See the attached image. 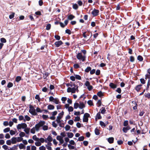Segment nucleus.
I'll use <instances>...</instances> for the list:
<instances>
[{"instance_id":"c03bdc74","label":"nucleus","mask_w":150,"mask_h":150,"mask_svg":"<svg viewBox=\"0 0 150 150\" xmlns=\"http://www.w3.org/2000/svg\"><path fill=\"white\" fill-rule=\"evenodd\" d=\"M84 137L83 136H82L79 137L78 138V140L80 141H82L84 139Z\"/></svg>"},{"instance_id":"a19ab883","label":"nucleus","mask_w":150,"mask_h":150,"mask_svg":"<svg viewBox=\"0 0 150 150\" xmlns=\"http://www.w3.org/2000/svg\"><path fill=\"white\" fill-rule=\"evenodd\" d=\"M87 103L88 104V105H90L91 106L93 105V101L92 100H88L87 102Z\"/></svg>"},{"instance_id":"423d86ee","label":"nucleus","mask_w":150,"mask_h":150,"mask_svg":"<svg viewBox=\"0 0 150 150\" xmlns=\"http://www.w3.org/2000/svg\"><path fill=\"white\" fill-rule=\"evenodd\" d=\"M90 116V114L87 113H86L84 115L83 119L84 122H87L88 121V117Z\"/></svg>"},{"instance_id":"20e7f679","label":"nucleus","mask_w":150,"mask_h":150,"mask_svg":"<svg viewBox=\"0 0 150 150\" xmlns=\"http://www.w3.org/2000/svg\"><path fill=\"white\" fill-rule=\"evenodd\" d=\"M64 114V112L63 111L59 114L58 116L57 117V119L56 120V121L58 123H60L61 122L60 119L62 118Z\"/></svg>"},{"instance_id":"ea45409f","label":"nucleus","mask_w":150,"mask_h":150,"mask_svg":"<svg viewBox=\"0 0 150 150\" xmlns=\"http://www.w3.org/2000/svg\"><path fill=\"white\" fill-rule=\"evenodd\" d=\"M68 146L69 149H75L74 146H72L70 144H69L68 145Z\"/></svg>"},{"instance_id":"aec40b11","label":"nucleus","mask_w":150,"mask_h":150,"mask_svg":"<svg viewBox=\"0 0 150 150\" xmlns=\"http://www.w3.org/2000/svg\"><path fill=\"white\" fill-rule=\"evenodd\" d=\"M95 133L96 135H98L100 134L99 130L97 128H96L95 130Z\"/></svg>"},{"instance_id":"09e8293b","label":"nucleus","mask_w":150,"mask_h":150,"mask_svg":"<svg viewBox=\"0 0 150 150\" xmlns=\"http://www.w3.org/2000/svg\"><path fill=\"white\" fill-rule=\"evenodd\" d=\"M80 120V117H79L77 116L75 117V119L74 120V121H78Z\"/></svg>"},{"instance_id":"774afa93","label":"nucleus","mask_w":150,"mask_h":150,"mask_svg":"<svg viewBox=\"0 0 150 150\" xmlns=\"http://www.w3.org/2000/svg\"><path fill=\"white\" fill-rule=\"evenodd\" d=\"M25 117L26 120L28 121H29L30 119V118L27 115H26L25 116Z\"/></svg>"},{"instance_id":"8fccbe9b","label":"nucleus","mask_w":150,"mask_h":150,"mask_svg":"<svg viewBox=\"0 0 150 150\" xmlns=\"http://www.w3.org/2000/svg\"><path fill=\"white\" fill-rule=\"evenodd\" d=\"M71 89L72 93H75L76 92V89L75 88V87H74L72 88H71Z\"/></svg>"},{"instance_id":"603ef678","label":"nucleus","mask_w":150,"mask_h":150,"mask_svg":"<svg viewBox=\"0 0 150 150\" xmlns=\"http://www.w3.org/2000/svg\"><path fill=\"white\" fill-rule=\"evenodd\" d=\"M56 138L57 140L59 141L63 139V137L61 136L58 135L57 136Z\"/></svg>"},{"instance_id":"a878e982","label":"nucleus","mask_w":150,"mask_h":150,"mask_svg":"<svg viewBox=\"0 0 150 150\" xmlns=\"http://www.w3.org/2000/svg\"><path fill=\"white\" fill-rule=\"evenodd\" d=\"M91 68L90 67H88L85 69V71L86 72H88L89 71H90L91 70Z\"/></svg>"},{"instance_id":"f8f14e48","label":"nucleus","mask_w":150,"mask_h":150,"mask_svg":"<svg viewBox=\"0 0 150 150\" xmlns=\"http://www.w3.org/2000/svg\"><path fill=\"white\" fill-rule=\"evenodd\" d=\"M114 138L113 137H109L108 139V141L110 144H112L113 142Z\"/></svg>"},{"instance_id":"bb28decb","label":"nucleus","mask_w":150,"mask_h":150,"mask_svg":"<svg viewBox=\"0 0 150 150\" xmlns=\"http://www.w3.org/2000/svg\"><path fill=\"white\" fill-rule=\"evenodd\" d=\"M30 129V128H25L24 129V131L26 134H28L29 132Z\"/></svg>"},{"instance_id":"dca6fc26","label":"nucleus","mask_w":150,"mask_h":150,"mask_svg":"<svg viewBox=\"0 0 150 150\" xmlns=\"http://www.w3.org/2000/svg\"><path fill=\"white\" fill-rule=\"evenodd\" d=\"M54 108V105L50 104L47 106V109L48 110H53Z\"/></svg>"},{"instance_id":"1a4fd4ad","label":"nucleus","mask_w":150,"mask_h":150,"mask_svg":"<svg viewBox=\"0 0 150 150\" xmlns=\"http://www.w3.org/2000/svg\"><path fill=\"white\" fill-rule=\"evenodd\" d=\"M131 129V127L129 126H128L126 127H124L122 129V130L123 132L126 133L127 132V131Z\"/></svg>"},{"instance_id":"7c9ffc66","label":"nucleus","mask_w":150,"mask_h":150,"mask_svg":"<svg viewBox=\"0 0 150 150\" xmlns=\"http://www.w3.org/2000/svg\"><path fill=\"white\" fill-rule=\"evenodd\" d=\"M100 124L101 127H105L106 125L103 122L100 121Z\"/></svg>"},{"instance_id":"c85d7f7f","label":"nucleus","mask_w":150,"mask_h":150,"mask_svg":"<svg viewBox=\"0 0 150 150\" xmlns=\"http://www.w3.org/2000/svg\"><path fill=\"white\" fill-rule=\"evenodd\" d=\"M137 59L140 61H142L143 60V57L141 55H139L137 57Z\"/></svg>"},{"instance_id":"6ab92c4d","label":"nucleus","mask_w":150,"mask_h":150,"mask_svg":"<svg viewBox=\"0 0 150 150\" xmlns=\"http://www.w3.org/2000/svg\"><path fill=\"white\" fill-rule=\"evenodd\" d=\"M43 78L44 79H45L46 77L49 75V73L47 72H45L43 74Z\"/></svg>"},{"instance_id":"79ce46f5","label":"nucleus","mask_w":150,"mask_h":150,"mask_svg":"<svg viewBox=\"0 0 150 150\" xmlns=\"http://www.w3.org/2000/svg\"><path fill=\"white\" fill-rule=\"evenodd\" d=\"M12 143L11 140H8L6 141V144L7 145H10Z\"/></svg>"},{"instance_id":"338daca9","label":"nucleus","mask_w":150,"mask_h":150,"mask_svg":"<svg viewBox=\"0 0 150 150\" xmlns=\"http://www.w3.org/2000/svg\"><path fill=\"white\" fill-rule=\"evenodd\" d=\"M40 150H45V148L43 146H41L39 147Z\"/></svg>"},{"instance_id":"c9c22d12","label":"nucleus","mask_w":150,"mask_h":150,"mask_svg":"<svg viewBox=\"0 0 150 150\" xmlns=\"http://www.w3.org/2000/svg\"><path fill=\"white\" fill-rule=\"evenodd\" d=\"M51 25L50 24H47L46 26V29L47 30H49L51 28Z\"/></svg>"},{"instance_id":"4468645a","label":"nucleus","mask_w":150,"mask_h":150,"mask_svg":"<svg viewBox=\"0 0 150 150\" xmlns=\"http://www.w3.org/2000/svg\"><path fill=\"white\" fill-rule=\"evenodd\" d=\"M142 86V84L138 85L136 86L135 89L137 92H138Z\"/></svg>"},{"instance_id":"5701e85b","label":"nucleus","mask_w":150,"mask_h":150,"mask_svg":"<svg viewBox=\"0 0 150 150\" xmlns=\"http://www.w3.org/2000/svg\"><path fill=\"white\" fill-rule=\"evenodd\" d=\"M21 77L20 76H17L16 78L15 81L16 82H18L21 80Z\"/></svg>"},{"instance_id":"72a5a7b5","label":"nucleus","mask_w":150,"mask_h":150,"mask_svg":"<svg viewBox=\"0 0 150 150\" xmlns=\"http://www.w3.org/2000/svg\"><path fill=\"white\" fill-rule=\"evenodd\" d=\"M66 85L67 87L70 86L72 87L73 86V83L71 81L69 83H66Z\"/></svg>"},{"instance_id":"2eb2a0df","label":"nucleus","mask_w":150,"mask_h":150,"mask_svg":"<svg viewBox=\"0 0 150 150\" xmlns=\"http://www.w3.org/2000/svg\"><path fill=\"white\" fill-rule=\"evenodd\" d=\"M75 17V16L72 14H70L67 17V19L69 20H72Z\"/></svg>"},{"instance_id":"69168bd1","label":"nucleus","mask_w":150,"mask_h":150,"mask_svg":"<svg viewBox=\"0 0 150 150\" xmlns=\"http://www.w3.org/2000/svg\"><path fill=\"white\" fill-rule=\"evenodd\" d=\"M68 123L69 125H72L74 123L73 121L72 120H70L68 121Z\"/></svg>"},{"instance_id":"f3484780","label":"nucleus","mask_w":150,"mask_h":150,"mask_svg":"<svg viewBox=\"0 0 150 150\" xmlns=\"http://www.w3.org/2000/svg\"><path fill=\"white\" fill-rule=\"evenodd\" d=\"M102 118V117L100 115V112H98L97 114L96 117V120L97 118L98 119H100Z\"/></svg>"},{"instance_id":"0e129e2a","label":"nucleus","mask_w":150,"mask_h":150,"mask_svg":"<svg viewBox=\"0 0 150 150\" xmlns=\"http://www.w3.org/2000/svg\"><path fill=\"white\" fill-rule=\"evenodd\" d=\"M128 125V121L127 120L125 121L124 122L123 125L124 126H127Z\"/></svg>"},{"instance_id":"a18cd8bd","label":"nucleus","mask_w":150,"mask_h":150,"mask_svg":"<svg viewBox=\"0 0 150 150\" xmlns=\"http://www.w3.org/2000/svg\"><path fill=\"white\" fill-rule=\"evenodd\" d=\"M70 126L68 125H67L65 127L66 131L69 130L70 128Z\"/></svg>"},{"instance_id":"f257e3e1","label":"nucleus","mask_w":150,"mask_h":150,"mask_svg":"<svg viewBox=\"0 0 150 150\" xmlns=\"http://www.w3.org/2000/svg\"><path fill=\"white\" fill-rule=\"evenodd\" d=\"M76 57L77 59L81 60L83 62L86 60V55H82L81 52H79L76 55Z\"/></svg>"},{"instance_id":"c756f323","label":"nucleus","mask_w":150,"mask_h":150,"mask_svg":"<svg viewBox=\"0 0 150 150\" xmlns=\"http://www.w3.org/2000/svg\"><path fill=\"white\" fill-rule=\"evenodd\" d=\"M35 98L36 99L38 100V101L39 102H40L41 100L40 98L39 95L38 94L36 95L35 97Z\"/></svg>"},{"instance_id":"4c0bfd02","label":"nucleus","mask_w":150,"mask_h":150,"mask_svg":"<svg viewBox=\"0 0 150 150\" xmlns=\"http://www.w3.org/2000/svg\"><path fill=\"white\" fill-rule=\"evenodd\" d=\"M74 67L75 69H77L80 67V66L78 64H75L74 65Z\"/></svg>"},{"instance_id":"a211bd4d","label":"nucleus","mask_w":150,"mask_h":150,"mask_svg":"<svg viewBox=\"0 0 150 150\" xmlns=\"http://www.w3.org/2000/svg\"><path fill=\"white\" fill-rule=\"evenodd\" d=\"M67 134L68 138H71L74 136V134L72 132H68Z\"/></svg>"},{"instance_id":"bf43d9fd","label":"nucleus","mask_w":150,"mask_h":150,"mask_svg":"<svg viewBox=\"0 0 150 150\" xmlns=\"http://www.w3.org/2000/svg\"><path fill=\"white\" fill-rule=\"evenodd\" d=\"M140 81L142 84H144L145 83V81L144 79H141Z\"/></svg>"},{"instance_id":"9b49d317","label":"nucleus","mask_w":150,"mask_h":150,"mask_svg":"<svg viewBox=\"0 0 150 150\" xmlns=\"http://www.w3.org/2000/svg\"><path fill=\"white\" fill-rule=\"evenodd\" d=\"M79 105V108L80 109H82L85 107V105L83 102H80Z\"/></svg>"},{"instance_id":"864d4df0","label":"nucleus","mask_w":150,"mask_h":150,"mask_svg":"<svg viewBox=\"0 0 150 150\" xmlns=\"http://www.w3.org/2000/svg\"><path fill=\"white\" fill-rule=\"evenodd\" d=\"M130 61L131 62H133L134 61V58L133 56H131L130 57Z\"/></svg>"},{"instance_id":"f03ea898","label":"nucleus","mask_w":150,"mask_h":150,"mask_svg":"<svg viewBox=\"0 0 150 150\" xmlns=\"http://www.w3.org/2000/svg\"><path fill=\"white\" fill-rule=\"evenodd\" d=\"M45 123L44 121H40L38 123L36 124L35 126V128L36 131H38L39 130V128L42 126Z\"/></svg>"},{"instance_id":"b1692460","label":"nucleus","mask_w":150,"mask_h":150,"mask_svg":"<svg viewBox=\"0 0 150 150\" xmlns=\"http://www.w3.org/2000/svg\"><path fill=\"white\" fill-rule=\"evenodd\" d=\"M53 102L54 103L56 104H59V100L57 98H54Z\"/></svg>"},{"instance_id":"ddd939ff","label":"nucleus","mask_w":150,"mask_h":150,"mask_svg":"<svg viewBox=\"0 0 150 150\" xmlns=\"http://www.w3.org/2000/svg\"><path fill=\"white\" fill-rule=\"evenodd\" d=\"M109 86L111 88L113 89L116 88L117 87L116 85L112 83H110L109 84Z\"/></svg>"},{"instance_id":"cd10ccee","label":"nucleus","mask_w":150,"mask_h":150,"mask_svg":"<svg viewBox=\"0 0 150 150\" xmlns=\"http://www.w3.org/2000/svg\"><path fill=\"white\" fill-rule=\"evenodd\" d=\"M47 140L49 142H51L52 141L53 139L50 136H49L47 138Z\"/></svg>"},{"instance_id":"393cba45","label":"nucleus","mask_w":150,"mask_h":150,"mask_svg":"<svg viewBox=\"0 0 150 150\" xmlns=\"http://www.w3.org/2000/svg\"><path fill=\"white\" fill-rule=\"evenodd\" d=\"M73 8L75 10L77 9L78 8V6L77 4H73Z\"/></svg>"},{"instance_id":"680f3d73","label":"nucleus","mask_w":150,"mask_h":150,"mask_svg":"<svg viewBox=\"0 0 150 150\" xmlns=\"http://www.w3.org/2000/svg\"><path fill=\"white\" fill-rule=\"evenodd\" d=\"M0 40L3 43H5L6 42V39L4 38H1Z\"/></svg>"},{"instance_id":"49530a36","label":"nucleus","mask_w":150,"mask_h":150,"mask_svg":"<svg viewBox=\"0 0 150 150\" xmlns=\"http://www.w3.org/2000/svg\"><path fill=\"white\" fill-rule=\"evenodd\" d=\"M35 127H33L30 130V132L32 134H35Z\"/></svg>"},{"instance_id":"37998d69","label":"nucleus","mask_w":150,"mask_h":150,"mask_svg":"<svg viewBox=\"0 0 150 150\" xmlns=\"http://www.w3.org/2000/svg\"><path fill=\"white\" fill-rule=\"evenodd\" d=\"M35 144L37 146H40L41 145V143L40 142L38 141L35 143Z\"/></svg>"},{"instance_id":"5fc2aeb1","label":"nucleus","mask_w":150,"mask_h":150,"mask_svg":"<svg viewBox=\"0 0 150 150\" xmlns=\"http://www.w3.org/2000/svg\"><path fill=\"white\" fill-rule=\"evenodd\" d=\"M21 137H18L17 138V142H20L22 140L23 138Z\"/></svg>"},{"instance_id":"6e6552de","label":"nucleus","mask_w":150,"mask_h":150,"mask_svg":"<svg viewBox=\"0 0 150 150\" xmlns=\"http://www.w3.org/2000/svg\"><path fill=\"white\" fill-rule=\"evenodd\" d=\"M62 44L63 42L61 40L56 41L54 43V45H55V46L56 47H59Z\"/></svg>"},{"instance_id":"58836bf2","label":"nucleus","mask_w":150,"mask_h":150,"mask_svg":"<svg viewBox=\"0 0 150 150\" xmlns=\"http://www.w3.org/2000/svg\"><path fill=\"white\" fill-rule=\"evenodd\" d=\"M13 86V84L11 82H9L7 85V87L8 88H10Z\"/></svg>"},{"instance_id":"e2e57ef3","label":"nucleus","mask_w":150,"mask_h":150,"mask_svg":"<svg viewBox=\"0 0 150 150\" xmlns=\"http://www.w3.org/2000/svg\"><path fill=\"white\" fill-rule=\"evenodd\" d=\"M87 88L89 91H90L93 89V87L90 85V86H87Z\"/></svg>"},{"instance_id":"de8ad7c7","label":"nucleus","mask_w":150,"mask_h":150,"mask_svg":"<svg viewBox=\"0 0 150 150\" xmlns=\"http://www.w3.org/2000/svg\"><path fill=\"white\" fill-rule=\"evenodd\" d=\"M75 78L78 80H81V76L78 75H75Z\"/></svg>"},{"instance_id":"412c9836","label":"nucleus","mask_w":150,"mask_h":150,"mask_svg":"<svg viewBox=\"0 0 150 150\" xmlns=\"http://www.w3.org/2000/svg\"><path fill=\"white\" fill-rule=\"evenodd\" d=\"M32 138L35 141H39V139L37 137L36 135H34L33 136Z\"/></svg>"},{"instance_id":"f704fd0d","label":"nucleus","mask_w":150,"mask_h":150,"mask_svg":"<svg viewBox=\"0 0 150 150\" xmlns=\"http://www.w3.org/2000/svg\"><path fill=\"white\" fill-rule=\"evenodd\" d=\"M73 86L74 87H75V88L76 89V91H77V92H78V91H79L78 90V84H77V85L75 84V83L74 82L73 83Z\"/></svg>"},{"instance_id":"6e6d98bb","label":"nucleus","mask_w":150,"mask_h":150,"mask_svg":"<svg viewBox=\"0 0 150 150\" xmlns=\"http://www.w3.org/2000/svg\"><path fill=\"white\" fill-rule=\"evenodd\" d=\"M102 108L103 109L101 110V113L102 114H104L105 113V112L106 111V110L105 109V108L104 107H102Z\"/></svg>"},{"instance_id":"39448f33","label":"nucleus","mask_w":150,"mask_h":150,"mask_svg":"<svg viewBox=\"0 0 150 150\" xmlns=\"http://www.w3.org/2000/svg\"><path fill=\"white\" fill-rule=\"evenodd\" d=\"M27 125L25 123H21L18 124L17 126V128L18 129H20L21 128L25 129L26 128Z\"/></svg>"},{"instance_id":"e433bc0d","label":"nucleus","mask_w":150,"mask_h":150,"mask_svg":"<svg viewBox=\"0 0 150 150\" xmlns=\"http://www.w3.org/2000/svg\"><path fill=\"white\" fill-rule=\"evenodd\" d=\"M79 107V104L77 103H75L74 105V108L75 109H77Z\"/></svg>"},{"instance_id":"13d9d810","label":"nucleus","mask_w":150,"mask_h":150,"mask_svg":"<svg viewBox=\"0 0 150 150\" xmlns=\"http://www.w3.org/2000/svg\"><path fill=\"white\" fill-rule=\"evenodd\" d=\"M68 110L69 112H72L73 110V108L72 106H69L68 108Z\"/></svg>"},{"instance_id":"473e14b6","label":"nucleus","mask_w":150,"mask_h":150,"mask_svg":"<svg viewBox=\"0 0 150 150\" xmlns=\"http://www.w3.org/2000/svg\"><path fill=\"white\" fill-rule=\"evenodd\" d=\"M10 128L9 127L6 128L4 129L3 131L4 133H6L10 131Z\"/></svg>"},{"instance_id":"4be33fe9","label":"nucleus","mask_w":150,"mask_h":150,"mask_svg":"<svg viewBox=\"0 0 150 150\" xmlns=\"http://www.w3.org/2000/svg\"><path fill=\"white\" fill-rule=\"evenodd\" d=\"M97 95L99 97H101L103 96V94L101 91H100L98 92Z\"/></svg>"},{"instance_id":"9d476101","label":"nucleus","mask_w":150,"mask_h":150,"mask_svg":"<svg viewBox=\"0 0 150 150\" xmlns=\"http://www.w3.org/2000/svg\"><path fill=\"white\" fill-rule=\"evenodd\" d=\"M11 141L12 144H15L17 142V138L16 137H13L11 139Z\"/></svg>"},{"instance_id":"052dcab7","label":"nucleus","mask_w":150,"mask_h":150,"mask_svg":"<svg viewBox=\"0 0 150 150\" xmlns=\"http://www.w3.org/2000/svg\"><path fill=\"white\" fill-rule=\"evenodd\" d=\"M97 104L98 105V107H100L101 105V102L100 100H99L97 102Z\"/></svg>"},{"instance_id":"4d7b16f0","label":"nucleus","mask_w":150,"mask_h":150,"mask_svg":"<svg viewBox=\"0 0 150 150\" xmlns=\"http://www.w3.org/2000/svg\"><path fill=\"white\" fill-rule=\"evenodd\" d=\"M54 37L57 40H59L60 39V36L58 35H55Z\"/></svg>"},{"instance_id":"7ed1b4c3","label":"nucleus","mask_w":150,"mask_h":150,"mask_svg":"<svg viewBox=\"0 0 150 150\" xmlns=\"http://www.w3.org/2000/svg\"><path fill=\"white\" fill-rule=\"evenodd\" d=\"M29 106L30 109L29 110V112L33 115H36L37 113L33 106L30 104L29 105Z\"/></svg>"},{"instance_id":"0eeeda50","label":"nucleus","mask_w":150,"mask_h":150,"mask_svg":"<svg viewBox=\"0 0 150 150\" xmlns=\"http://www.w3.org/2000/svg\"><path fill=\"white\" fill-rule=\"evenodd\" d=\"M99 12V11L98 10L94 8L93 10L92 11L91 14L93 16H96L98 15Z\"/></svg>"},{"instance_id":"3c124183","label":"nucleus","mask_w":150,"mask_h":150,"mask_svg":"<svg viewBox=\"0 0 150 150\" xmlns=\"http://www.w3.org/2000/svg\"><path fill=\"white\" fill-rule=\"evenodd\" d=\"M25 133L23 132H21L19 134V135L20 137H24L25 136Z\"/></svg>"},{"instance_id":"2f4dec72","label":"nucleus","mask_w":150,"mask_h":150,"mask_svg":"<svg viewBox=\"0 0 150 150\" xmlns=\"http://www.w3.org/2000/svg\"><path fill=\"white\" fill-rule=\"evenodd\" d=\"M25 146L23 145V144L22 143H21L19 145V148L20 149H23V148L25 147Z\"/></svg>"}]
</instances>
